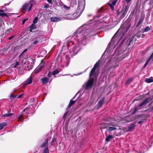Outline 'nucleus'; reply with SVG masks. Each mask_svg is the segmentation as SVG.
<instances>
[{
  "instance_id": "1a4fd4ad",
  "label": "nucleus",
  "mask_w": 153,
  "mask_h": 153,
  "mask_svg": "<svg viewBox=\"0 0 153 153\" xmlns=\"http://www.w3.org/2000/svg\"><path fill=\"white\" fill-rule=\"evenodd\" d=\"M52 79H49L46 77H44L42 78L41 81L43 84H46L47 83L48 81L51 82Z\"/></svg>"
},
{
  "instance_id": "b1692460",
  "label": "nucleus",
  "mask_w": 153,
  "mask_h": 153,
  "mask_svg": "<svg viewBox=\"0 0 153 153\" xmlns=\"http://www.w3.org/2000/svg\"><path fill=\"white\" fill-rule=\"evenodd\" d=\"M73 15L68 14L67 16V17L69 19H73L75 18V16Z\"/></svg>"
},
{
  "instance_id": "7c9ffc66",
  "label": "nucleus",
  "mask_w": 153,
  "mask_h": 153,
  "mask_svg": "<svg viewBox=\"0 0 153 153\" xmlns=\"http://www.w3.org/2000/svg\"><path fill=\"white\" fill-rule=\"evenodd\" d=\"M48 141L47 140H46L42 144V147H45L47 144H48Z\"/></svg>"
},
{
  "instance_id": "a211bd4d",
  "label": "nucleus",
  "mask_w": 153,
  "mask_h": 153,
  "mask_svg": "<svg viewBox=\"0 0 153 153\" xmlns=\"http://www.w3.org/2000/svg\"><path fill=\"white\" fill-rule=\"evenodd\" d=\"M4 11L3 10H0V16L2 17H4V16H7V14L4 13H3Z\"/></svg>"
},
{
  "instance_id": "20e7f679",
  "label": "nucleus",
  "mask_w": 153,
  "mask_h": 153,
  "mask_svg": "<svg viewBox=\"0 0 153 153\" xmlns=\"http://www.w3.org/2000/svg\"><path fill=\"white\" fill-rule=\"evenodd\" d=\"M90 78L91 77H90ZM94 82L93 78H90L87 82L85 83L84 85L85 86L86 89H88L91 88Z\"/></svg>"
},
{
  "instance_id": "09e8293b",
  "label": "nucleus",
  "mask_w": 153,
  "mask_h": 153,
  "mask_svg": "<svg viewBox=\"0 0 153 153\" xmlns=\"http://www.w3.org/2000/svg\"><path fill=\"white\" fill-rule=\"evenodd\" d=\"M131 0H126V1L127 3H128Z\"/></svg>"
},
{
  "instance_id": "39448f33",
  "label": "nucleus",
  "mask_w": 153,
  "mask_h": 153,
  "mask_svg": "<svg viewBox=\"0 0 153 153\" xmlns=\"http://www.w3.org/2000/svg\"><path fill=\"white\" fill-rule=\"evenodd\" d=\"M149 100H150L149 98H147L143 101L138 105L137 106L135 107L134 112L135 113L136 111L140 110L141 108V107L143 105H146L147 103H148V101Z\"/></svg>"
},
{
  "instance_id": "f3484780",
  "label": "nucleus",
  "mask_w": 153,
  "mask_h": 153,
  "mask_svg": "<svg viewBox=\"0 0 153 153\" xmlns=\"http://www.w3.org/2000/svg\"><path fill=\"white\" fill-rule=\"evenodd\" d=\"M110 126H109L108 128L107 129V131H108L109 132H111L117 129V128L114 126L112 127H111Z\"/></svg>"
},
{
  "instance_id": "4d7b16f0",
  "label": "nucleus",
  "mask_w": 153,
  "mask_h": 153,
  "mask_svg": "<svg viewBox=\"0 0 153 153\" xmlns=\"http://www.w3.org/2000/svg\"><path fill=\"white\" fill-rule=\"evenodd\" d=\"M97 18V17H95V18Z\"/></svg>"
},
{
  "instance_id": "aec40b11",
  "label": "nucleus",
  "mask_w": 153,
  "mask_h": 153,
  "mask_svg": "<svg viewBox=\"0 0 153 153\" xmlns=\"http://www.w3.org/2000/svg\"><path fill=\"white\" fill-rule=\"evenodd\" d=\"M124 27L123 26V25H121V26L120 27V29L118 30V31L114 35V36L113 37H114L115 36V35H116V34L118 32H120V31H123V30H124Z\"/></svg>"
},
{
  "instance_id": "6e6552de",
  "label": "nucleus",
  "mask_w": 153,
  "mask_h": 153,
  "mask_svg": "<svg viewBox=\"0 0 153 153\" xmlns=\"http://www.w3.org/2000/svg\"><path fill=\"white\" fill-rule=\"evenodd\" d=\"M117 0H115L114 1L111 0L108 3V4L112 10H114V6L115 5L116 3L117 2Z\"/></svg>"
},
{
  "instance_id": "2eb2a0df",
  "label": "nucleus",
  "mask_w": 153,
  "mask_h": 153,
  "mask_svg": "<svg viewBox=\"0 0 153 153\" xmlns=\"http://www.w3.org/2000/svg\"><path fill=\"white\" fill-rule=\"evenodd\" d=\"M152 60V61H153V53L150 56V57L149 58V59L147 60V61L146 62V63L145 64L144 67H146L147 65L148 64L150 60Z\"/></svg>"
},
{
  "instance_id": "c756f323",
  "label": "nucleus",
  "mask_w": 153,
  "mask_h": 153,
  "mask_svg": "<svg viewBox=\"0 0 153 153\" xmlns=\"http://www.w3.org/2000/svg\"><path fill=\"white\" fill-rule=\"evenodd\" d=\"M59 73V71L57 69H56L54 71H53L52 74V75H55V74H58ZM54 76L55 77V76Z\"/></svg>"
},
{
  "instance_id": "c03bdc74",
  "label": "nucleus",
  "mask_w": 153,
  "mask_h": 153,
  "mask_svg": "<svg viewBox=\"0 0 153 153\" xmlns=\"http://www.w3.org/2000/svg\"><path fill=\"white\" fill-rule=\"evenodd\" d=\"M23 94H21L19 95L17 97V98H21L23 96Z\"/></svg>"
},
{
  "instance_id": "79ce46f5",
  "label": "nucleus",
  "mask_w": 153,
  "mask_h": 153,
  "mask_svg": "<svg viewBox=\"0 0 153 153\" xmlns=\"http://www.w3.org/2000/svg\"><path fill=\"white\" fill-rule=\"evenodd\" d=\"M38 42H39V41L37 40L35 41L33 43V45H36V44H37L38 43Z\"/></svg>"
},
{
  "instance_id": "58836bf2",
  "label": "nucleus",
  "mask_w": 153,
  "mask_h": 153,
  "mask_svg": "<svg viewBox=\"0 0 153 153\" xmlns=\"http://www.w3.org/2000/svg\"><path fill=\"white\" fill-rule=\"evenodd\" d=\"M63 8L65 9L68 10H69L70 9V7H67L65 5L63 6Z\"/></svg>"
},
{
  "instance_id": "f257e3e1",
  "label": "nucleus",
  "mask_w": 153,
  "mask_h": 153,
  "mask_svg": "<svg viewBox=\"0 0 153 153\" xmlns=\"http://www.w3.org/2000/svg\"><path fill=\"white\" fill-rule=\"evenodd\" d=\"M83 26L81 27L77 31L74 33L73 38L77 41L79 44H85V42L86 41V36L91 35L88 34L90 30L85 29Z\"/></svg>"
},
{
  "instance_id": "5fc2aeb1",
  "label": "nucleus",
  "mask_w": 153,
  "mask_h": 153,
  "mask_svg": "<svg viewBox=\"0 0 153 153\" xmlns=\"http://www.w3.org/2000/svg\"><path fill=\"white\" fill-rule=\"evenodd\" d=\"M140 23V21H139V22H138V24H139V23Z\"/></svg>"
},
{
  "instance_id": "2f4dec72",
  "label": "nucleus",
  "mask_w": 153,
  "mask_h": 153,
  "mask_svg": "<svg viewBox=\"0 0 153 153\" xmlns=\"http://www.w3.org/2000/svg\"><path fill=\"white\" fill-rule=\"evenodd\" d=\"M13 114H9V113L6 114L4 115H3L2 116L3 117H9L10 116L13 115Z\"/></svg>"
},
{
  "instance_id": "393cba45",
  "label": "nucleus",
  "mask_w": 153,
  "mask_h": 153,
  "mask_svg": "<svg viewBox=\"0 0 153 153\" xmlns=\"http://www.w3.org/2000/svg\"><path fill=\"white\" fill-rule=\"evenodd\" d=\"M7 125V123H0V130L4 126Z\"/></svg>"
},
{
  "instance_id": "c85d7f7f",
  "label": "nucleus",
  "mask_w": 153,
  "mask_h": 153,
  "mask_svg": "<svg viewBox=\"0 0 153 153\" xmlns=\"http://www.w3.org/2000/svg\"><path fill=\"white\" fill-rule=\"evenodd\" d=\"M133 79L132 78H130L126 82V85H128L132 81Z\"/></svg>"
},
{
  "instance_id": "ddd939ff",
  "label": "nucleus",
  "mask_w": 153,
  "mask_h": 153,
  "mask_svg": "<svg viewBox=\"0 0 153 153\" xmlns=\"http://www.w3.org/2000/svg\"><path fill=\"white\" fill-rule=\"evenodd\" d=\"M32 81V76H30L29 78L24 82V85H27L31 83Z\"/></svg>"
},
{
  "instance_id": "4c0bfd02",
  "label": "nucleus",
  "mask_w": 153,
  "mask_h": 153,
  "mask_svg": "<svg viewBox=\"0 0 153 153\" xmlns=\"http://www.w3.org/2000/svg\"><path fill=\"white\" fill-rule=\"evenodd\" d=\"M33 67V66L32 65H30V66H27L28 69L29 71Z\"/></svg>"
},
{
  "instance_id": "f03ea898",
  "label": "nucleus",
  "mask_w": 153,
  "mask_h": 153,
  "mask_svg": "<svg viewBox=\"0 0 153 153\" xmlns=\"http://www.w3.org/2000/svg\"><path fill=\"white\" fill-rule=\"evenodd\" d=\"M36 4V2L34 0H30L28 3L24 4L22 8V11L23 12H29L32 9V7Z\"/></svg>"
},
{
  "instance_id": "3c124183",
  "label": "nucleus",
  "mask_w": 153,
  "mask_h": 153,
  "mask_svg": "<svg viewBox=\"0 0 153 153\" xmlns=\"http://www.w3.org/2000/svg\"><path fill=\"white\" fill-rule=\"evenodd\" d=\"M102 10V8H100L99 10V11H98V12H100Z\"/></svg>"
},
{
  "instance_id": "37998d69",
  "label": "nucleus",
  "mask_w": 153,
  "mask_h": 153,
  "mask_svg": "<svg viewBox=\"0 0 153 153\" xmlns=\"http://www.w3.org/2000/svg\"><path fill=\"white\" fill-rule=\"evenodd\" d=\"M16 97H17L16 95L14 96V95L13 94H11L10 95V97L11 98H15Z\"/></svg>"
},
{
  "instance_id": "5701e85b",
  "label": "nucleus",
  "mask_w": 153,
  "mask_h": 153,
  "mask_svg": "<svg viewBox=\"0 0 153 153\" xmlns=\"http://www.w3.org/2000/svg\"><path fill=\"white\" fill-rule=\"evenodd\" d=\"M146 81L147 83H151L153 82V79L152 77H151L149 78L146 79Z\"/></svg>"
},
{
  "instance_id": "a878e982",
  "label": "nucleus",
  "mask_w": 153,
  "mask_h": 153,
  "mask_svg": "<svg viewBox=\"0 0 153 153\" xmlns=\"http://www.w3.org/2000/svg\"><path fill=\"white\" fill-rule=\"evenodd\" d=\"M113 137V136L112 135H109L106 137L105 139V141L107 142L109 141L110 139H111Z\"/></svg>"
},
{
  "instance_id": "cd10ccee",
  "label": "nucleus",
  "mask_w": 153,
  "mask_h": 153,
  "mask_svg": "<svg viewBox=\"0 0 153 153\" xmlns=\"http://www.w3.org/2000/svg\"><path fill=\"white\" fill-rule=\"evenodd\" d=\"M41 68H39L37 69V67L34 70V72L35 74H37L39 73L41 70Z\"/></svg>"
},
{
  "instance_id": "a18cd8bd",
  "label": "nucleus",
  "mask_w": 153,
  "mask_h": 153,
  "mask_svg": "<svg viewBox=\"0 0 153 153\" xmlns=\"http://www.w3.org/2000/svg\"><path fill=\"white\" fill-rule=\"evenodd\" d=\"M48 7V4H45L44 6V7L47 8Z\"/></svg>"
},
{
  "instance_id": "412c9836",
  "label": "nucleus",
  "mask_w": 153,
  "mask_h": 153,
  "mask_svg": "<svg viewBox=\"0 0 153 153\" xmlns=\"http://www.w3.org/2000/svg\"><path fill=\"white\" fill-rule=\"evenodd\" d=\"M30 31L32 30H33L36 28V26L35 24H33L31 25L30 27Z\"/></svg>"
},
{
  "instance_id": "423d86ee",
  "label": "nucleus",
  "mask_w": 153,
  "mask_h": 153,
  "mask_svg": "<svg viewBox=\"0 0 153 153\" xmlns=\"http://www.w3.org/2000/svg\"><path fill=\"white\" fill-rule=\"evenodd\" d=\"M128 9V8L127 6H125V7H123L122 8L121 12L120 11L119 12V11H118V15L121 14V17L122 18H124L126 15Z\"/></svg>"
},
{
  "instance_id": "864d4df0",
  "label": "nucleus",
  "mask_w": 153,
  "mask_h": 153,
  "mask_svg": "<svg viewBox=\"0 0 153 153\" xmlns=\"http://www.w3.org/2000/svg\"><path fill=\"white\" fill-rule=\"evenodd\" d=\"M66 115V114H64V116H63V117H64Z\"/></svg>"
},
{
  "instance_id": "e433bc0d",
  "label": "nucleus",
  "mask_w": 153,
  "mask_h": 153,
  "mask_svg": "<svg viewBox=\"0 0 153 153\" xmlns=\"http://www.w3.org/2000/svg\"><path fill=\"white\" fill-rule=\"evenodd\" d=\"M27 49H25V50L19 56V58H20L22 57V56L23 55L24 53H25V52L27 51Z\"/></svg>"
},
{
  "instance_id": "72a5a7b5",
  "label": "nucleus",
  "mask_w": 153,
  "mask_h": 153,
  "mask_svg": "<svg viewBox=\"0 0 153 153\" xmlns=\"http://www.w3.org/2000/svg\"><path fill=\"white\" fill-rule=\"evenodd\" d=\"M56 139L55 138H53L52 141L51 143V145H53L56 142Z\"/></svg>"
},
{
  "instance_id": "c9c22d12",
  "label": "nucleus",
  "mask_w": 153,
  "mask_h": 153,
  "mask_svg": "<svg viewBox=\"0 0 153 153\" xmlns=\"http://www.w3.org/2000/svg\"><path fill=\"white\" fill-rule=\"evenodd\" d=\"M44 153H49L48 148V147H46L45 148Z\"/></svg>"
},
{
  "instance_id": "f704fd0d",
  "label": "nucleus",
  "mask_w": 153,
  "mask_h": 153,
  "mask_svg": "<svg viewBox=\"0 0 153 153\" xmlns=\"http://www.w3.org/2000/svg\"><path fill=\"white\" fill-rule=\"evenodd\" d=\"M38 21V18L37 17H36L34 18V19L33 21V24H35Z\"/></svg>"
},
{
  "instance_id": "bb28decb",
  "label": "nucleus",
  "mask_w": 153,
  "mask_h": 153,
  "mask_svg": "<svg viewBox=\"0 0 153 153\" xmlns=\"http://www.w3.org/2000/svg\"><path fill=\"white\" fill-rule=\"evenodd\" d=\"M151 30V28L149 26L147 27L144 29L142 30L143 32H148Z\"/></svg>"
},
{
  "instance_id": "f8f14e48",
  "label": "nucleus",
  "mask_w": 153,
  "mask_h": 153,
  "mask_svg": "<svg viewBox=\"0 0 153 153\" xmlns=\"http://www.w3.org/2000/svg\"><path fill=\"white\" fill-rule=\"evenodd\" d=\"M101 128V129L107 128L109 126H111L112 125L111 123H102L100 124Z\"/></svg>"
},
{
  "instance_id": "a19ab883",
  "label": "nucleus",
  "mask_w": 153,
  "mask_h": 153,
  "mask_svg": "<svg viewBox=\"0 0 153 153\" xmlns=\"http://www.w3.org/2000/svg\"><path fill=\"white\" fill-rule=\"evenodd\" d=\"M134 125H132L131 126H130L128 127V129L129 130H130L131 129L133 128L134 127Z\"/></svg>"
},
{
  "instance_id": "0eeeda50",
  "label": "nucleus",
  "mask_w": 153,
  "mask_h": 153,
  "mask_svg": "<svg viewBox=\"0 0 153 153\" xmlns=\"http://www.w3.org/2000/svg\"><path fill=\"white\" fill-rule=\"evenodd\" d=\"M80 48L79 46H76L70 50V53L71 55L76 54L79 51Z\"/></svg>"
},
{
  "instance_id": "9b49d317",
  "label": "nucleus",
  "mask_w": 153,
  "mask_h": 153,
  "mask_svg": "<svg viewBox=\"0 0 153 153\" xmlns=\"http://www.w3.org/2000/svg\"><path fill=\"white\" fill-rule=\"evenodd\" d=\"M98 65V63L97 62L95 65H94L93 68H92V70H91L90 74V77H91L94 74L95 70L97 68Z\"/></svg>"
},
{
  "instance_id": "473e14b6",
  "label": "nucleus",
  "mask_w": 153,
  "mask_h": 153,
  "mask_svg": "<svg viewBox=\"0 0 153 153\" xmlns=\"http://www.w3.org/2000/svg\"><path fill=\"white\" fill-rule=\"evenodd\" d=\"M75 102L74 101L71 100L68 105V107H70L71 105L74 104Z\"/></svg>"
},
{
  "instance_id": "dca6fc26",
  "label": "nucleus",
  "mask_w": 153,
  "mask_h": 153,
  "mask_svg": "<svg viewBox=\"0 0 153 153\" xmlns=\"http://www.w3.org/2000/svg\"><path fill=\"white\" fill-rule=\"evenodd\" d=\"M104 100L105 99L103 98L99 101L98 103V107L99 108H100L102 106L104 103Z\"/></svg>"
},
{
  "instance_id": "8fccbe9b",
  "label": "nucleus",
  "mask_w": 153,
  "mask_h": 153,
  "mask_svg": "<svg viewBox=\"0 0 153 153\" xmlns=\"http://www.w3.org/2000/svg\"><path fill=\"white\" fill-rule=\"evenodd\" d=\"M142 123V121H139L138 122V123H139V124H141Z\"/></svg>"
},
{
  "instance_id": "7ed1b4c3",
  "label": "nucleus",
  "mask_w": 153,
  "mask_h": 153,
  "mask_svg": "<svg viewBox=\"0 0 153 153\" xmlns=\"http://www.w3.org/2000/svg\"><path fill=\"white\" fill-rule=\"evenodd\" d=\"M85 4L84 2L82 1L78 2L77 9L76 11L77 16H79L82 13L85 8Z\"/></svg>"
},
{
  "instance_id": "4468645a",
  "label": "nucleus",
  "mask_w": 153,
  "mask_h": 153,
  "mask_svg": "<svg viewBox=\"0 0 153 153\" xmlns=\"http://www.w3.org/2000/svg\"><path fill=\"white\" fill-rule=\"evenodd\" d=\"M61 20V19L56 17H52L51 18V20L52 22H59Z\"/></svg>"
},
{
  "instance_id": "9d476101",
  "label": "nucleus",
  "mask_w": 153,
  "mask_h": 153,
  "mask_svg": "<svg viewBox=\"0 0 153 153\" xmlns=\"http://www.w3.org/2000/svg\"><path fill=\"white\" fill-rule=\"evenodd\" d=\"M28 111V109L27 108L24 109L23 110V111L21 112L22 114L20 115L18 117V121H21L23 119L22 117L23 116V115L25 114V113H27V112Z\"/></svg>"
},
{
  "instance_id": "ea45409f",
  "label": "nucleus",
  "mask_w": 153,
  "mask_h": 153,
  "mask_svg": "<svg viewBox=\"0 0 153 153\" xmlns=\"http://www.w3.org/2000/svg\"><path fill=\"white\" fill-rule=\"evenodd\" d=\"M52 75V74H51V72L50 71H49L47 74V76L48 77V78L49 79H51L50 77Z\"/></svg>"
},
{
  "instance_id": "49530a36",
  "label": "nucleus",
  "mask_w": 153,
  "mask_h": 153,
  "mask_svg": "<svg viewBox=\"0 0 153 153\" xmlns=\"http://www.w3.org/2000/svg\"><path fill=\"white\" fill-rule=\"evenodd\" d=\"M47 1L49 3L52 4V0H47Z\"/></svg>"
},
{
  "instance_id": "603ef678",
  "label": "nucleus",
  "mask_w": 153,
  "mask_h": 153,
  "mask_svg": "<svg viewBox=\"0 0 153 153\" xmlns=\"http://www.w3.org/2000/svg\"><path fill=\"white\" fill-rule=\"evenodd\" d=\"M12 36H11V37H10V38H9V39H11V38H12Z\"/></svg>"
},
{
  "instance_id": "6e6d98bb",
  "label": "nucleus",
  "mask_w": 153,
  "mask_h": 153,
  "mask_svg": "<svg viewBox=\"0 0 153 153\" xmlns=\"http://www.w3.org/2000/svg\"><path fill=\"white\" fill-rule=\"evenodd\" d=\"M15 91H16V90H14V92H15Z\"/></svg>"
},
{
  "instance_id": "de8ad7c7",
  "label": "nucleus",
  "mask_w": 153,
  "mask_h": 153,
  "mask_svg": "<svg viewBox=\"0 0 153 153\" xmlns=\"http://www.w3.org/2000/svg\"><path fill=\"white\" fill-rule=\"evenodd\" d=\"M27 19H24L22 21V24H23L26 21Z\"/></svg>"
},
{
  "instance_id": "4be33fe9",
  "label": "nucleus",
  "mask_w": 153,
  "mask_h": 153,
  "mask_svg": "<svg viewBox=\"0 0 153 153\" xmlns=\"http://www.w3.org/2000/svg\"><path fill=\"white\" fill-rule=\"evenodd\" d=\"M19 65V62L16 61L11 65L12 67L16 68V67Z\"/></svg>"
},
{
  "instance_id": "6ab92c4d",
  "label": "nucleus",
  "mask_w": 153,
  "mask_h": 153,
  "mask_svg": "<svg viewBox=\"0 0 153 153\" xmlns=\"http://www.w3.org/2000/svg\"><path fill=\"white\" fill-rule=\"evenodd\" d=\"M45 64V63L44 61L43 60H42L41 61V62L39 64V65L37 66V69L39 68V67L41 69L42 68V67Z\"/></svg>"
}]
</instances>
